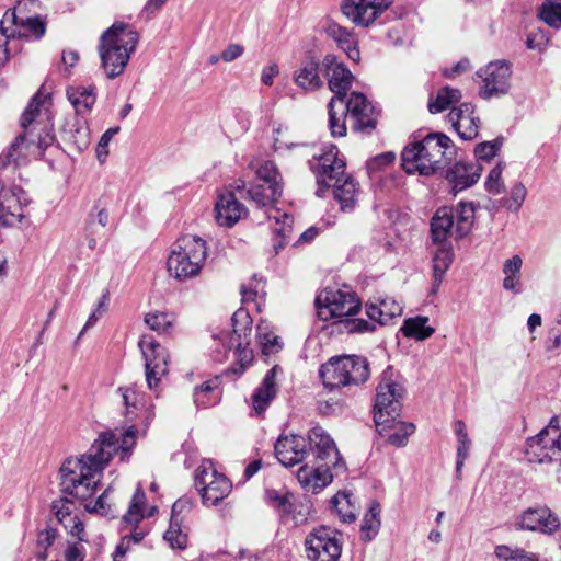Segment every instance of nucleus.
<instances>
[{
	"label": "nucleus",
	"instance_id": "53",
	"mask_svg": "<svg viewBox=\"0 0 561 561\" xmlns=\"http://www.w3.org/2000/svg\"><path fill=\"white\" fill-rule=\"evenodd\" d=\"M290 495L289 492H279L276 490L265 491L266 502L282 515L289 514L291 511Z\"/></svg>",
	"mask_w": 561,
	"mask_h": 561
},
{
	"label": "nucleus",
	"instance_id": "12",
	"mask_svg": "<svg viewBox=\"0 0 561 561\" xmlns=\"http://www.w3.org/2000/svg\"><path fill=\"white\" fill-rule=\"evenodd\" d=\"M307 558L310 561H337L342 543L337 534L327 527H319L305 539Z\"/></svg>",
	"mask_w": 561,
	"mask_h": 561
},
{
	"label": "nucleus",
	"instance_id": "48",
	"mask_svg": "<svg viewBox=\"0 0 561 561\" xmlns=\"http://www.w3.org/2000/svg\"><path fill=\"white\" fill-rule=\"evenodd\" d=\"M386 409V394L378 392L376 394L375 403L373 407V421L376 427V432L379 438L375 442L376 448L381 449L383 447L382 435L386 431L383 410Z\"/></svg>",
	"mask_w": 561,
	"mask_h": 561
},
{
	"label": "nucleus",
	"instance_id": "33",
	"mask_svg": "<svg viewBox=\"0 0 561 561\" xmlns=\"http://www.w3.org/2000/svg\"><path fill=\"white\" fill-rule=\"evenodd\" d=\"M366 173L375 194H383L386 179V153H379L366 161Z\"/></svg>",
	"mask_w": 561,
	"mask_h": 561
},
{
	"label": "nucleus",
	"instance_id": "10",
	"mask_svg": "<svg viewBox=\"0 0 561 561\" xmlns=\"http://www.w3.org/2000/svg\"><path fill=\"white\" fill-rule=\"evenodd\" d=\"M526 456L530 462L560 460L561 466V417L553 416L545 428L528 439Z\"/></svg>",
	"mask_w": 561,
	"mask_h": 561
},
{
	"label": "nucleus",
	"instance_id": "26",
	"mask_svg": "<svg viewBox=\"0 0 561 561\" xmlns=\"http://www.w3.org/2000/svg\"><path fill=\"white\" fill-rule=\"evenodd\" d=\"M61 138L78 151L87 149L90 144V130L85 119L78 115L69 117L61 128Z\"/></svg>",
	"mask_w": 561,
	"mask_h": 561
},
{
	"label": "nucleus",
	"instance_id": "56",
	"mask_svg": "<svg viewBox=\"0 0 561 561\" xmlns=\"http://www.w3.org/2000/svg\"><path fill=\"white\" fill-rule=\"evenodd\" d=\"M193 398L198 408H207L220 401L221 392L218 391V388H195Z\"/></svg>",
	"mask_w": 561,
	"mask_h": 561
},
{
	"label": "nucleus",
	"instance_id": "1",
	"mask_svg": "<svg viewBox=\"0 0 561 561\" xmlns=\"http://www.w3.org/2000/svg\"><path fill=\"white\" fill-rule=\"evenodd\" d=\"M138 428L129 426L124 433L103 432L80 458H68L59 469V486L64 493L85 500L94 495L99 484L98 474L103 471L115 454L122 461L128 460L136 445Z\"/></svg>",
	"mask_w": 561,
	"mask_h": 561
},
{
	"label": "nucleus",
	"instance_id": "15",
	"mask_svg": "<svg viewBox=\"0 0 561 561\" xmlns=\"http://www.w3.org/2000/svg\"><path fill=\"white\" fill-rule=\"evenodd\" d=\"M344 112L351 122V127L360 133L370 134L377 125L375 106L360 92H352L343 98Z\"/></svg>",
	"mask_w": 561,
	"mask_h": 561
},
{
	"label": "nucleus",
	"instance_id": "63",
	"mask_svg": "<svg viewBox=\"0 0 561 561\" xmlns=\"http://www.w3.org/2000/svg\"><path fill=\"white\" fill-rule=\"evenodd\" d=\"M191 507L192 502L186 497L179 499L178 501H175L174 504L172 505V515L170 523H172V525H178L179 523H182V517L180 515L186 511H190Z\"/></svg>",
	"mask_w": 561,
	"mask_h": 561
},
{
	"label": "nucleus",
	"instance_id": "18",
	"mask_svg": "<svg viewBox=\"0 0 561 561\" xmlns=\"http://www.w3.org/2000/svg\"><path fill=\"white\" fill-rule=\"evenodd\" d=\"M28 204L25 192L18 186L0 184V226H13L24 218L23 206Z\"/></svg>",
	"mask_w": 561,
	"mask_h": 561
},
{
	"label": "nucleus",
	"instance_id": "39",
	"mask_svg": "<svg viewBox=\"0 0 561 561\" xmlns=\"http://www.w3.org/2000/svg\"><path fill=\"white\" fill-rule=\"evenodd\" d=\"M68 100L71 102L76 110V114L88 112L95 103V88L94 87H78L69 88L67 90Z\"/></svg>",
	"mask_w": 561,
	"mask_h": 561
},
{
	"label": "nucleus",
	"instance_id": "16",
	"mask_svg": "<svg viewBox=\"0 0 561 561\" xmlns=\"http://www.w3.org/2000/svg\"><path fill=\"white\" fill-rule=\"evenodd\" d=\"M138 345L145 358L147 386H157L168 373L165 350L148 335L142 336Z\"/></svg>",
	"mask_w": 561,
	"mask_h": 561
},
{
	"label": "nucleus",
	"instance_id": "35",
	"mask_svg": "<svg viewBox=\"0 0 561 561\" xmlns=\"http://www.w3.org/2000/svg\"><path fill=\"white\" fill-rule=\"evenodd\" d=\"M329 128L333 137L346 135V114L344 112L343 99L331 98L328 103Z\"/></svg>",
	"mask_w": 561,
	"mask_h": 561
},
{
	"label": "nucleus",
	"instance_id": "60",
	"mask_svg": "<svg viewBox=\"0 0 561 561\" xmlns=\"http://www.w3.org/2000/svg\"><path fill=\"white\" fill-rule=\"evenodd\" d=\"M527 196V188L522 182H517L513 185L510 194V198H507L504 203L507 209L517 211L522 205L524 204Z\"/></svg>",
	"mask_w": 561,
	"mask_h": 561
},
{
	"label": "nucleus",
	"instance_id": "25",
	"mask_svg": "<svg viewBox=\"0 0 561 561\" xmlns=\"http://www.w3.org/2000/svg\"><path fill=\"white\" fill-rule=\"evenodd\" d=\"M323 31L351 60L354 62L359 61L360 53L357 46V39L350 30L333 21H327L323 25Z\"/></svg>",
	"mask_w": 561,
	"mask_h": 561
},
{
	"label": "nucleus",
	"instance_id": "17",
	"mask_svg": "<svg viewBox=\"0 0 561 561\" xmlns=\"http://www.w3.org/2000/svg\"><path fill=\"white\" fill-rule=\"evenodd\" d=\"M516 526L519 530L552 535L559 530L561 523L548 506H537L525 510Z\"/></svg>",
	"mask_w": 561,
	"mask_h": 561
},
{
	"label": "nucleus",
	"instance_id": "59",
	"mask_svg": "<svg viewBox=\"0 0 561 561\" xmlns=\"http://www.w3.org/2000/svg\"><path fill=\"white\" fill-rule=\"evenodd\" d=\"M337 324L340 325L341 331H345L347 333H363L374 331L376 328L374 322H368L364 319L339 320Z\"/></svg>",
	"mask_w": 561,
	"mask_h": 561
},
{
	"label": "nucleus",
	"instance_id": "11",
	"mask_svg": "<svg viewBox=\"0 0 561 561\" xmlns=\"http://www.w3.org/2000/svg\"><path fill=\"white\" fill-rule=\"evenodd\" d=\"M340 152L335 145L322 149L319 154H313L309 160L311 171L314 173L318 184L317 195L322 196L331 185L340 183L346 175L345 161L339 157Z\"/></svg>",
	"mask_w": 561,
	"mask_h": 561
},
{
	"label": "nucleus",
	"instance_id": "6",
	"mask_svg": "<svg viewBox=\"0 0 561 561\" xmlns=\"http://www.w3.org/2000/svg\"><path fill=\"white\" fill-rule=\"evenodd\" d=\"M370 375L366 358L359 356H335L324 363L319 370L323 386H359Z\"/></svg>",
	"mask_w": 561,
	"mask_h": 561
},
{
	"label": "nucleus",
	"instance_id": "19",
	"mask_svg": "<svg viewBox=\"0 0 561 561\" xmlns=\"http://www.w3.org/2000/svg\"><path fill=\"white\" fill-rule=\"evenodd\" d=\"M321 70L328 78L330 90L334 93L332 98H346L352 85L354 76L351 70L333 54H328L321 61Z\"/></svg>",
	"mask_w": 561,
	"mask_h": 561
},
{
	"label": "nucleus",
	"instance_id": "42",
	"mask_svg": "<svg viewBox=\"0 0 561 561\" xmlns=\"http://www.w3.org/2000/svg\"><path fill=\"white\" fill-rule=\"evenodd\" d=\"M454 259L453 249L450 245L442 244L433 255V275L435 288H437L449 268Z\"/></svg>",
	"mask_w": 561,
	"mask_h": 561
},
{
	"label": "nucleus",
	"instance_id": "28",
	"mask_svg": "<svg viewBox=\"0 0 561 561\" xmlns=\"http://www.w3.org/2000/svg\"><path fill=\"white\" fill-rule=\"evenodd\" d=\"M331 507L344 523H352L359 513L357 499L352 491H340L331 499Z\"/></svg>",
	"mask_w": 561,
	"mask_h": 561
},
{
	"label": "nucleus",
	"instance_id": "4",
	"mask_svg": "<svg viewBox=\"0 0 561 561\" xmlns=\"http://www.w3.org/2000/svg\"><path fill=\"white\" fill-rule=\"evenodd\" d=\"M232 332L222 333L224 345L233 352V358L239 363V367H231L215 377L220 382H232L231 376L242 374L244 367L253 359V352L249 348L250 336L252 332V319L244 310H238L232 318Z\"/></svg>",
	"mask_w": 561,
	"mask_h": 561
},
{
	"label": "nucleus",
	"instance_id": "52",
	"mask_svg": "<svg viewBox=\"0 0 561 561\" xmlns=\"http://www.w3.org/2000/svg\"><path fill=\"white\" fill-rule=\"evenodd\" d=\"M121 396L126 407V414H134V410L138 411L146 407L145 394L138 388H119Z\"/></svg>",
	"mask_w": 561,
	"mask_h": 561
},
{
	"label": "nucleus",
	"instance_id": "5",
	"mask_svg": "<svg viewBox=\"0 0 561 561\" xmlns=\"http://www.w3.org/2000/svg\"><path fill=\"white\" fill-rule=\"evenodd\" d=\"M206 241L196 236H184L174 244L168 259V271L171 276L186 280L196 276L206 260Z\"/></svg>",
	"mask_w": 561,
	"mask_h": 561
},
{
	"label": "nucleus",
	"instance_id": "13",
	"mask_svg": "<svg viewBox=\"0 0 561 561\" xmlns=\"http://www.w3.org/2000/svg\"><path fill=\"white\" fill-rule=\"evenodd\" d=\"M511 65L506 60L489 62L477 72L481 79L479 94L484 100L504 95L510 89Z\"/></svg>",
	"mask_w": 561,
	"mask_h": 561
},
{
	"label": "nucleus",
	"instance_id": "32",
	"mask_svg": "<svg viewBox=\"0 0 561 561\" xmlns=\"http://www.w3.org/2000/svg\"><path fill=\"white\" fill-rule=\"evenodd\" d=\"M342 388H323L317 396L318 411L322 415L340 413L344 408Z\"/></svg>",
	"mask_w": 561,
	"mask_h": 561
},
{
	"label": "nucleus",
	"instance_id": "2",
	"mask_svg": "<svg viewBox=\"0 0 561 561\" xmlns=\"http://www.w3.org/2000/svg\"><path fill=\"white\" fill-rule=\"evenodd\" d=\"M451 140L443 133H432L407 146L401 153L407 173L430 176L442 171L449 161Z\"/></svg>",
	"mask_w": 561,
	"mask_h": 561
},
{
	"label": "nucleus",
	"instance_id": "37",
	"mask_svg": "<svg viewBox=\"0 0 561 561\" xmlns=\"http://www.w3.org/2000/svg\"><path fill=\"white\" fill-rule=\"evenodd\" d=\"M256 339L264 355L277 353L283 347L279 336L274 333L271 323L266 320H261L257 323Z\"/></svg>",
	"mask_w": 561,
	"mask_h": 561
},
{
	"label": "nucleus",
	"instance_id": "9",
	"mask_svg": "<svg viewBox=\"0 0 561 561\" xmlns=\"http://www.w3.org/2000/svg\"><path fill=\"white\" fill-rule=\"evenodd\" d=\"M318 317L323 321L356 314L360 309L356 294L348 287L325 288L316 298Z\"/></svg>",
	"mask_w": 561,
	"mask_h": 561
},
{
	"label": "nucleus",
	"instance_id": "30",
	"mask_svg": "<svg viewBox=\"0 0 561 561\" xmlns=\"http://www.w3.org/2000/svg\"><path fill=\"white\" fill-rule=\"evenodd\" d=\"M522 266L523 259L518 254H515L503 262V288L506 291H510L514 295H518L522 293Z\"/></svg>",
	"mask_w": 561,
	"mask_h": 561
},
{
	"label": "nucleus",
	"instance_id": "58",
	"mask_svg": "<svg viewBox=\"0 0 561 561\" xmlns=\"http://www.w3.org/2000/svg\"><path fill=\"white\" fill-rule=\"evenodd\" d=\"M164 540H167L171 548L183 550L187 546V535L182 531L181 523L172 525L170 523L169 529L164 533Z\"/></svg>",
	"mask_w": 561,
	"mask_h": 561
},
{
	"label": "nucleus",
	"instance_id": "50",
	"mask_svg": "<svg viewBox=\"0 0 561 561\" xmlns=\"http://www.w3.org/2000/svg\"><path fill=\"white\" fill-rule=\"evenodd\" d=\"M256 175H257L259 183L265 184L271 187H276L277 191H279V193L282 194L283 187L280 184V174H279L276 165L274 164V162H272V161L263 162L259 167V169L256 171Z\"/></svg>",
	"mask_w": 561,
	"mask_h": 561
},
{
	"label": "nucleus",
	"instance_id": "38",
	"mask_svg": "<svg viewBox=\"0 0 561 561\" xmlns=\"http://www.w3.org/2000/svg\"><path fill=\"white\" fill-rule=\"evenodd\" d=\"M380 512L381 505L373 502L360 524L359 537L363 541L373 540L379 533L381 526Z\"/></svg>",
	"mask_w": 561,
	"mask_h": 561
},
{
	"label": "nucleus",
	"instance_id": "20",
	"mask_svg": "<svg viewBox=\"0 0 561 561\" xmlns=\"http://www.w3.org/2000/svg\"><path fill=\"white\" fill-rule=\"evenodd\" d=\"M386 9V0H344L343 14L355 25H370Z\"/></svg>",
	"mask_w": 561,
	"mask_h": 561
},
{
	"label": "nucleus",
	"instance_id": "3",
	"mask_svg": "<svg viewBox=\"0 0 561 561\" xmlns=\"http://www.w3.org/2000/svg\"><path fill=\"white\" fill-rule=\"evenodd\" d=\"M139 43V34L131 26L115 22L100 38L101 66L108 79L121 76Z\"/></svg>",
	"mask_w": 561,
	"mask_h": 561
},
{
	"label": "nucleus",
	"instance_id": "43",
	"mask_svg": "<svg viewBox=\"0 0 561 561\" xmlns=\"http://www.w3.org/2000/svg\"><path fill=\"white\" fill-rule=\"evenodd\" d=\"M277 396L276 388H253L247 402L256 415L261 416Z\"/></svg>",
	"mask_w": 561,
	"mask_h": 561
},
{
	"label": "nucleus",
	"instance_id": "45",
	"mask_svg": "<svg viewBox=\"0 0 561 561\" xmlns=\"http://www.w3.org/2000/svg\"><path fill=\"white\" fill-rule=\"evenodd\" d=\"M60 492L64 495L71 496V494L64 493L61 490H60ZM72 497L78 500V497H76L73 495H72ZM87 500L88 499H85L84 501H87ZM79 501H82V500L79 499ZM73 508H75L73 500L69 499L68 496H60L59 499L54 500L53 503H51V511L54 512V514H55L56 518L58 519V522L65 528H68L70 526V524H68L69 518L77 516V515H72Z\"/></svg>",
	"mask_w": 561,
	"mask_h": 561
},
{
	"label": "nucleus",
	"instance_id": "21",
	"mask_svg": "<svg viewBox=\"0 0 561 561\" xmlns=\"http://www.w3.org/2000/svg\"><path fill=\"white\" fill-rule=\"evenodd\" d=\"M448 119L462 140H472L479 134V118L471 103H461L451 107Z\"/></svg>",
	"mask_w": 561,
	"mask_h": 561
},
{
	"label": "nucleus",
	"instance_id": "14",
	"mask_svg": "<svg viewBox=\"0 0 561 561\" xmlns=\"http://www.w3.org/2000/svg\"><path fill=\"white\" fill-rule=\"evenodd\" d=\"M341 455L334 440L320 426L311 428L307 439V462L340 467Z\"/></svg>",
	"mask_w": 561,
	"mask_h": 561
},
{
	"label": "nucleus",
	"instance_id": "29",
	"mask_svg": "<svg viewBox=\"0 0 561 561\" xmlns=\"http://www.w3.org/2000/svg\"><path fill=\"white\" fill-rule=\"evenodd\" d=\"M321 64L314 58L305 60L296 71L294 80L304 90L313 91L319 89L323 82L320 78Z\"/></svg>",
	"mask_w": 561,
	"mask_h": 561
},
{
	"label": "nucleus",
	"instance_id": "40",
	"mask_svg": "<svg viewBox=\"0 0 561 561\" xmlns=\"http://www.w3.org/2000/svg\"><path fill=\"white\" fill-rule=\"evenodd\" d=\"M462 94L459 89L446 85L437 92L433 101L428 102V111L431 114L442 113L449 107H454V104L460 102Z\"/></svg>",
	"mask_w": 561,
	"mask_h": 561
},
{
	"label": "nucleus",
	"instance_id": "7",
	"mask_svg": "<svg viewBox=\"0 0 561 561\" xmlns=\"http://www.w3.org/2000/svg\"><path fill=\"white\" fill-rule=\"evenodd\" d=\"M194 485L199 493L203 504L214 506L226 499L231 490L232 483L221 472L217 471L214 462L204 459L194 471Z\"/></svg>",
	"mask_w": 561,
	"mask_h": 561
},
{
	"label": "nucleus",
	"instance_id": "49",
	"mask_svg": "<svg viewBox=\"0 0 561 561\" xmlns=\"http://www.w3.org/2000/svg\"><path fill=\"white\" fill-rule=\"evenodd\" d=\"M175 322L173 313L152 311L145 316V323L153 331L168 333Z\"/></svg>",
	"mask_w": 561,
	"mask_h": 561
},
{
	"label": "nucleus",
	"instance_id": "61",
	"mask_svg": "<svg viewBox=\"0 0 561 561\" xmlns=\"http://www.w3.org/2000/svg\"><path fill=\"white\" fill-rule=\"evenodd\" d=\"M550 38L547 33L540 28H537L528 34L526 46L528 49L541 51L547 47Z\"/></svg>",
	"mask_w": 561,
	"mask_h": 561
},
{
	"label": "nucleus",
	"instance_id": "24",
	"mask_svg": "<svg viewBox=\"0 0 561 561\" xmlns=\"http://www.w3.org/2000/svg\"><path fill=\"white\" fill-rule=\"evenodd\" d=\"M331 468L333 467L323 466V463L307 462L299 468L297 479L305 490L317 493L331 483L333 479Z\"/></svg>",
	"mask_w": 561,
	"mask_h": 561
},
{
	"label": "nucleus",
	"instance_id": "54",
	"mask_svg": "<svg viewBox=\"0 0 561 561\" xmlns=\"http://www.w3.org/2000/svg\"><path fill=\"white\" fill-rule=\"evenodd\" d=\"M503 163L499 162L488 174L485 180V190L492 195H500L505 192L503 180Z\"/></svg>",
	"mask_w": 561,
	"mask_h": 561
},
{
	"label": "nucleus",
	"instance_id": "23",
	"mask_svg": "<svg viewBox=\"0 0 561 561\" xmlns=\"http://www.w3.org/2000/svg\"><path fill=\"white\" fill-rule=\"evenodd\" d=\"M274 448L278 461L285 467L307 460V439L300 435L279 437Z\"/></svg>",
	"mask_w": 561,
	"mask_h": 561
},
{
	"label": "nucleus",
	"instance_id": "57",
	"mask_svg": "<svg viewBox=\"0 0 561 561\" xmlns=\"http://www.w3.org/2000/svg\"><path fill=\"white\" fill-rule=\"evenodd\" d=\"M456 435L459 440L458 446V460H457V470L459 471L461 467L463 466L465 459L468 456L469 446H470V439L468 437L466 425L462 421L458 420L456 421Z\"/></svg>",
	"mask_w": 561,
	"mask_h": 561
},
{
	"label": "nucleus",
	"instance_id": "46",
	"mask_svg": "<svg viewBox=\"0 0 561 561\" xmlns=\"http://www.w3.org/2000/svg\"><path fill=\"white\" fill-rule=\"evenodd\" d=\"M538 18L548 26L560 30L561 28V1L554 2L546 0L538 9Z\"/></svg>",
	"mask_w": 561,
	"mask_h": 561
},
{
	"label": "nucleus",
	"instance_id": "22",
	"mask_svg": "<svg viewBox=\"0 0 561 561\" xmlns=\"http://www.w3.org/2000/svg\"><path fill=\"white\" fill-rule=\"evenodd\" d=\"M214 211L218 225L228 228L233 227L247 215V208L232 191L218 194Z\"/></svg>",
	"mask_w": 561,
	"mask_h": 561
},
{
	"label": "nucleus",
	"instance_id": "51",
	"mask_svg": "<svg viewBox=\"0 0 561 561\" xmlns=\"http://www.w3.org/2000/svg\"><path fill=\"white\" fill-rule=\"evenodd\" d=\"M474 221V207L471 203H460L458 209L456 234L457 238L465 237L471 229Z\"/></svg>",
	"mask_w": 561,
	"mask_h": 561
},
{
	"label": "nucleus",
	"instance_id": "62",
	"mask_svg": "<svg viewBox=\"0 0 561 561\" xmlns=\"http://www.w3.org/2000/svg\"><path fill=\"white\" fill-rule=\"evenodd\" d=\"M500 145L497 141L481 142L476 147L474 153L479 160H489L497 154Z\"/></svg>",
	"mask_w": 561,
	"mask_h": 561
},
{
	"label": "nucleus",
	"instance_id": "41",
	"mask_svg": "<svg viewBox=\"0 0 561 561\" xmlns=\"http://www.w3.org/2000/svg\"><path fill=\"white\" fill-rule=\"evenodd\" d=\"M415 431V425L411 422H402L392 417L388 419V444L396 447H403L408 444L409 437Z\"/></svg>",
	"mask_w": 561,
	"mask_h": 561
},
{
	"label": "nucleus",
	"instance_id": "64",
	"mask_svg": "<svg viewBox=\"0 0 561 561\" xmlns=\"http://www.w3.org/2000/svg\"><path fill=\"white\" fill-rule=\"evenodd\" d=\"M561 346V321H558L549 331L547 350L552 352Z\"/></svg>",
	"mask_w": 561,
	"mask_h": 561
},
{
	"label": "nucleus",
	"instance_id": "31",
	"mask_svg": "<svg viewBox=\"0 0 561 561\" xmlns=\"http://www.w3.org/2000/svg\"><path fill=\"white\" fill-rule=\"evenodd\" d=\"M454 226V213L450 207H440L431 220L432 238L435 243L446 241Z\"/></svg>",
	"mask_w": 561,
	"mask_h": 561
},
{
	"label": "nucleus",
	"instance_id": "34",
	"mask_svg": "<svg viewBox=\"0 0 561 561\" xmlns=\"http://www.w3.org/2000/svg\"><path fill=\"white\" fill-rule=\"evenodd\" d=\"M427 322L428 318L424 316L408 318L403 321L401 332L405 337L424 341L435 332V328L427 325Z\"/></svg>",
	"mask_w": 561,
	"mask_h": 561
},
{
	"label": "nucleus",
	"instance_id": "8",
	"mask_svg": "<svg viewBox=\"0 0 561 561\" xmlns=\"http://www.w3.org/2000/svg\"><path fill=\"white\" fill-rule=\"evenodd\" d=\"M47 98V95H43L41 92H37L32 98L21 117V126L24 128V133L15 138L10 150L16 151L18 148L25 144L27 148L35 146L39 150V153H43V151L54 142V135L45 130V128L34 134V130L37 129L39 125V123L36 122V117L41 114V107Z\"/></svg>",
	"mask_w": 561,
	"mask_h": 561
},
{
	"label": "nucleus",
	"instance_id": "47",
	"mask_svg": "<svg viewBox=\"0 0 561 561\" xmlns=\"http://www.w3.org/2000/svg\"><path fill=\"white\" fill-rule=\"evenodd\" d=\"M9 15L12 18L14 24H20L25 30L23 35H32L35 39L44 36L46 32V23L41 16H31L19 21L14 12L7 11L4 19H7Z\"/></svg>",
	"mask_w": 561,
	"mask_h": 561
},
{
	"label": "nucleus",
	"instance_id": "36",
	"mask_svg": "<svg viewBox=\"0 0 561 561\" xmlns=\"http://www.w3.org/2000/svg\"><path fill=\"white\" fill-rule=\"evenodd\" d=\"M357 184L352 176L345 175L340 183L331 185L334 198L340 203L342 210L353 209L356 203Z\"/></svg>",
	"mask_w": 561,
	"mask_h": 561
},
{
	"label": "nucleus",
	"instance_id": "27",
	"mask_svg": "<svg viewBox=\"0 0 561 561\" xmlns=\"http://www.w3.org/2000/svg\"><path fill=\"white\" fill-rule=\"evenodd\" d=\"M480 168L472 163L456 162L446 174L455 192L470 187L480 178Z\"/></svg>",
	"mask_w": 561,
	"mask_h": 561
},
{
	"label": "nucleus",
	"instance_id": "55",
	"mask_svg": "<svg viewBox=\"0 0 561 561\" xmlns=\"http://www.w3.org/2000/svg\"><path fill=\"white\" fill-rule=\"evenodd\" d=\"M145 502V493L140 486H138L133 495L129 508L127 513L123 516V519L128 524L138 523L142 519L144 514L141 511V505Z\"/></svg>",
	"mask_w": 561,
	"mask_h": 561
},
{
	"label": "nucleus",
	"instance_id": "44",
	"mask_svg": "<svg viewBox=\"0 0 561 561\" xmlns=\"http://www.w3.org/2000/svg\"><path fill=\"white\" fill-rule=\"evenodd\" d=\"M247 196L257 206H267L275 203L282 195L276 187H271L262 183H255L245 191Z\"/></svg>",
	"mask_w": 561,
	"mask_h": 561
}]
</instances>
